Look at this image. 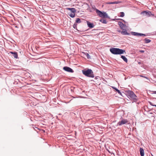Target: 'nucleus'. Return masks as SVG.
Instances as JSON below:
<instances>
[{
  "mask_svg": "<svg viewBox=\"0 0 156 156\" xmlns=\"http://www.w3.org/2000/svg\"><path fill=\"white\" fill-rule=\"evenodd\" d=\"M110 51L114 55H121L124 53H126L125 50L119 48H112L110 49Z\"/></svg>",
  "mask_w": 156,
  "mask_h": 156,
  "instance_id": "nucleus-1",
  "label": "nucleus"
},
{
  "mask_svg": "<svg viewBox=\"0 0 156 156\" xmlns=\"http://www.w3.org/2000/svg\"><path fill=\"white\" fill-rule=\"evenodd\" d=\"M126 92L129 98L134 100V101H137V97L133 91L129 90L127 91Z\"/></svg>",
  "mask_w": 156,
  "mask_h": 156,
  "instance_id": "nucleus-2",
  "label": "nucleus"
},
{
  "mask_svg": "<svg viewBox=\"0 0 156 156\" xmlns=\"http://www.w3.org/2000/svg\"><path fill=\"white\" fill-rule=\"evenodd\" d=\"M83 74L88 77H94L92 72L91 69H88L87 70H82Z\"/></svg>",
  "mask_w": 156,
  "mask_h": 156,
  "instance_id": "nucleus-3",
  "label": "nucleus"
},
{
  "mask_svg": "<svg viewBox=\"0 0 156 156\" xmlns=\"http://www.w3.org/2000/svg\"><path fill=\"white\" fill-rule=\"evenodd\" d=\"M98 16L102 18H109V16L106 12H101L98 10Z\"/></svg>",
  "mask_w": 156,
  "mask_h": 156,
  "instance_id": "nucleus-4",
  "label": "nucleus"
},
{
  "mask_svg": "<svg viewBox=\"0 0 156 156\" xmlns=\"http://www.w3.org/2000/svg\"><path fill=\"white\" fill-rule=\"evenodd\" d=\"M128 122V121L127 120L122 118V120L118 122L117 125L120 126L122 125L127 123Z\"/></svg>",
  "mask_w": 156,
  "mask_h": 156,
  "instance_id": "nucleus-5",
  "label": "nucleus"
},
{
  "mask_svg": "<svg viewBox=\"0 0 156 156\" xmlns=\"http://www.w3.org/2000/svg\"><path fill=\"white\" fill-rule=\"evenodd\" d=\"M131 34L134 36H146V35L145 34H142V33H138L136 32H131Z\"/></svg>",
  "mask_w": 156,
  "mask_h": 156,
  "instance_id": "nucleus-6",
  "label": "nucleus"
},
{
  "mask_svg": "<svg viewBox=\"0 0 156 156\" xmlns=\"http://www.w3.org/2000/svg\"><path fill=\"white\" fill-rule=\"evenodd\" d=\"M63 69L65 71H66L70 73L73 72V71L72 69L67 66L64 67L63 68Z\"/></svg>",
  "mask_w": 156,
  "mask_h": 156,
  "instance_id": "nucleus-7",
  "label": "nucleus"
},
{
  "mask_svg": "<svg viewBox=\"0 0 156 156\" xmlns=\"http://www.w3.org/2000/svg\"><path fill=\"white\" fill-rule=\"evenodd\" d=\"M144 13H145L146 15L148 16H150L151 15H152L151 12L149 11H144L141 12V14H143Z\"/></svg>",
  "mask_w": 156,
  "mask_h": 156,
  "instance_id": "nucleus-8",
  "label": "nucleus"
},
{
  "mask_svg": "<svg viewBox=\"0 0 156 156\" xmlns=\"http://www.w3.org/2000/svg\"><path fill=\"white\" fill-rule=\"evenodd\" d=\"M87 26L89 28H92L94 27V25L93 23H91L89 21H87Z\"/></svg>",
  "mask_w": 156,
  "mask_h": 156,
  "instance_id": "nucleus-9",
  "label": "nucleus"
},
{
  "mask_svg": "<svg viewBox=\"0 0 156 156\" xmlns=\"http://www.w3.org/2000/svg\"><path fill=\"white\" fill-rule=\"evenodd\" d=\"M123 31L121 32V34L123 35H129V34L128 33L126 30L123 29Z\"/></svg>",
  "mask_w": 156,
  "mask_h": 156,
  "instance_id": "nucleus-10",
  "label": "nucleus"
},
{
  "mask_svg": "<svg viewBox=\"0 0 156 156\" xmlns=\"http://www.w3.org/2000/svg\"><path fill=\"white\" fill-rule=\"evenodd\" d=\"M66 9L69 10L70 11L69 12H76V10L74 8H66Z\"/></svg>",
  "mask_w": 156,
  "mask_h": 156,
  "instance_id": "nucleus-11",
  "label": "nucleus"
},
{
  "mask_svg": "<svg viewBox=\"0 0 156 156\" xmlns=\"http://www.w3.org/2000/svg\"><path fill=\"white\" fill-rule=\"evenodd\" d=\"M140 151L141 156H144V149L142 148H140Z\"/></svg>",
  "mask_w": 156,
  "mask_h": 156,
  "instance_id": "nucleus-12",
  "label": "nucleus"
},
{
  "mask_svg": "<svg viewBox=\"0 0 156 156\" xmlns=\"http://www.w3.org/2000/svg\"><path fill=\"white\" fill-rule=\"evenodd\" d=\"M118 24L121 29H123L124 27V24L121 22H119L118 23Z\"/></svg>",
  "mask_w": 156,
  "mask_h": 156,
  "instance_id": "nucleus-13",
  "label": "nucleus"
},
{
  "mask_svg": "<svg viewBox=\"0 0 156 156\" xmlns=\"http://www.w3.org/2000/svg\"><path fill=\"white\" fill-rule=\"evenodd\" d=\"M75 13L76 12H69L68 13V14L72 18H73L75 16Z\"/></svg>",
  "mask_w": 156,
  "mask_h": 156,
  "instance_id": "nucleus-14",
  "label": "nucleus"
},
{
  "mask_svg": "<svg viewBox=\"0 0 156 156\" xmlns=\"http://www.w3.org/2000/svg\"><path fill=\"white\" fill-rule=\"evenodd\" d=\"M112 88H113V89H115L116 90V92H117V93L119 94L120 95H121L122 96V93L117 88H115V87H112Z\"/></svg>",
  "mask_w": 156,
  "mask_h": 156,
  "instance_id": "nucleus-15",
  "label": "nucleus"
},
{
  "mask_svg": "<svg viewBox=\"0 0 156 156\" xmlns=\"http://www.w3.org/2000/svg\"><path fill=\"white\" fill-rule=\"evenodd\" d=\"M121 58L126 63L127 62L128 60L126 57L123 55L121 56Z\"/></svg>",
  "mask_w": 156,
  "mask_h": 156,
  "instance_id": "nucleus-16",
  "label": "nucleus"
},
{
  "mask_svg": "<svg viewBox=\"0 0 156 156\" xmlns=\"http://www.w3.org/2000/svg\"><path fill=\"white\" fill-rule=\"evenodd\" d=\"M10 53L12 54H13V56L15 58H17L18 55H17V52H10Z\"/></svg>",
  "mask_w": 156,
  "mask_h": 156,
  "instance_id": "nucleus-17",
  "label": "nucleus"
},
{
  "mask_svg": "<svg viewBox=\"0 0 156 156\" xmlns=\"http://www.w3.org/2000/svg\"><path fill=\"white\" fill-rule=\"evenodd\" d=\"M119 3V2H109L107 3L108 4H117Z\"/></svg>",
  "mask_w": 156,
  "mask_h": 156,
  "instance_id": "nucleus-18",
  "label": "nucleus"
},
{
  "mask_svg": "<svg viewBox=\"0 0 156 156\" xmlns=\"http://www.w3.org/2000/svg\"><path fill=\"white\" fill-rule=\"evenodd\" d=\"M99 21L102 23L104 24H106L107 23V22L106 21V20L104 19H101V20H99Z\"/></svg>",
  "mask_w": 156,
  "mask_h": 156,
  "instance_id": "nucleus-19",
  "label": "nucleus"
},
{
  "mask_svg": "<svg viewBox=\"0 0 156 156\" xmlns=\"http://www.w3.org/2000/svg\"><path fill=\"white\" fill-rule=\"evenodd\" d=\"M144 40L145 41V43H148L151 42V40L149 39H148L147 38H145L144 39Z\"/></svg>",
  "mask_w": 156,
  "mask_h": 156,
  "instance_id": "nucleus-20",
  "label": "nucleus"
},
{
  "mask_svg": "<svg viewBox=\"0 0 156 156\" xmlns=\"http://www.w3.org/2000/svg\"><path fill=\"white\" fill-rule=\"evenodd\" d=\"M76 23H80L81 22V21L80 19L78 18H76Z\"/></svg>",
  "mask_w": 156,
  "mask_h": 156,
  "instance_id": "nucleus-21",
  "label": "nucleus"
},
{
  "mask_svg": "<svg viewBox=\"0 0 156 156\" xmlns=\"http://www.w3.org/2000/svg\"><path fill=\"white\" fill-rule=\"evenodd\" d=\"M120 13L121 14L120 16V17H123L124 16L125 14L124 12H120Z\"/></svg>",
  "mask_w": 156,
  "mask_h": 156,
  "instance_id": "nucleus-22",
  "label": "nucleus"
},
{
  "mask_svg": "<svg viewBox=\"0 0 156 156\" xmlns=\"http://www.w3.org/2000/svg\"><path fill=\"white\" fill-rule=\"evenodd\" d=\"M140 76L141 77L145 78H146V79H147L148 80H149V78L147 77V76H143L142 75H140Z\"/></svg>",
  "mask_w": 156,
  "mask_h": 156,
  "instance_id": "nucleus-23",
  "label": "nucleus"
},
{
  "mask_svg": "<svg viewBox=\"0 0 156 156\" xmlns=\"http://www.w3.org/2000/svg\"><path fill=\"white\" fill-rule=\"evenodd\" d=\"M151 92H152V93H151V94H156V91H150Z\"/></svg>",
  "mask_w": 156,
  "mask_h": 156,
  "instance_id": "nucleus-24",
  "label": "nucleus"
},
{
  "mask_svg": "<svg viewBox=\"0 0 156 156\" xmlns=\"http://www.w3.org/2000/svg\"><path fill=\"white\" fill-rule=\"evenodd\" d=\"M76 25H77V24L76 23H75L74 25H73V27L74 28H75L76 27Z\"/></svg>",
  "mask_w": 156,
  "mask_h": 156,
  "instance_id": "nucleus-25",
  "label": "nucleus"
},
{
  "mask_svg": "<svg viewBox=\"0 0 156 156\" xmlns=\"http://www.w3.org/2000/svg\"><path fill=\"white\" fill-rule=\"evenodd\" d=\"M86 55H87V58H90V56L89 54H87Z\"/></svg>",
  "mask_w": 156,
  "mask_h": 156,
  "instance_id": "nucleus-26",
  "label": "nucleus"
},
{
  "mask_svg": "<svg viewBox=\"0 0 156 156\" xmlns=\"http://www.w3.org/2000/svg\"><path fill=\"white\" fill-rule=\"evenodd\" d=\"M150 104L151 105L156 107V105H153V104H152L151 102H150Z\"/></svg>",
  "mask_w": 156,
  "mask_h": 156,
  "instance_id": "nucleus-27",
  "label": "nucleus"
},
{
  "mask_svg": "<svg viewBox=\"0 0 156 156\" xmlns=\"http://www.w3.org/2000/svg\"><path fill=\"white\" fill-rule=\"evenodd\" d=\"M139 51L142 53H143L144 52V50H140Z\"/></svg>",
  "mask_w": 156,
  "mask_h": 156,
  "instance_id": "nucleus-28",
  "label": "nucleus"
},
{
  "mask_svg": "<svg viewBox=\"0 0 156 156\" xmlns=\"http://www.w3.org/2000/svg\"><path fill=\"white\" fill-rule=\"evenodd\" d=\"M117 31L119 32H120V33H121V32H122V31H121L120 30H117Z\"/></svg>",
  "mask_w": 156,
  "mask_h": 156,
  "instance_id": "nucleus-29",
  "label": "nucleus"
},
{
  "mask_svg": "<svg viewBox=\"0 0 156 156\" xmlns=\"http://www.w3.org/2000/svg\"><path fill=\"white\" fill-rule=\"evenodd\" d=\"M96 12L97 13H98V9H96Z\"/></svg>",
  "mask_w": 156,
  "mask_h": 156,
  "instance_id": "nucleus-30",
  "label": "nucleus"
},
{
  "mask_svg": "<svg viewBox=\"0 0 156 156\" xmlns=\"http://www.w3.org/2000/svg\"><path fill=\"white\" fill-rule=\"evenodd\" d=\"M151 154V156H154L152 154Z\"/></svg>",
  "mask_w": 156,
  "mask_h": 156,
  "instance_id": "nucleus-31",
  "label": "nucleus"
},
{
  "mask_svg": "<svg viewBox=\"0 0 156 156\" xmlns=\"http://www.w3.org/2000/svg\"><path fill=\"white\" fill-rule=\"evenodd\" d=\"M120 20H123V21H124V20H123L122 19H120Z\"/></svg>",
  "mask_w": 156,
  "mask_h": 156,
  "instance_id": "nucleus-32",
  "label": "nucleus"
}]
</instances>
